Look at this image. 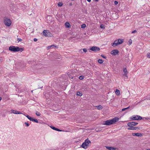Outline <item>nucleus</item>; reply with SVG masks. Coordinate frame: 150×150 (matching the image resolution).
<instances>
[{
    "label": "nucleus",
    "instance_id": "f257e3e1",
    "mask_svg": "<svg viewBox=\"0 0 150 150\" xmlns=\"http://www.w3.org/2000/svg\"><path fill=\"white\" fill-rule=\"evenodd\" d=\"M119 118L117 117H115L111 120H108L103 122V125H109L115 124V122L118 121Z\"/></svg>",
    "mask_w": 150,
    "mask_h": 150
},
{
    "label": "nucleus",
    "instance_id": "f03ea898",
    "mask_svg": "<svg viewBox=\"0 0 150 150\" xmlns=\"http://www.w3.org/2000/svg\"><path fill=\"white\" fill-rule=\"evenodd\" d=\"M91 143V142L88 139H86L85 140L84 142L81 145V147L84 149H86L88 148L89 144Z\"/></svg>",
    "mask_w": 150,
    "mask_h": 150
},
{
    "label": "nucleus",
    "instance_id": "7ed1b4c3",
    "mask_svg": "<svg viewBox=\"0 0 150 150\" xmlns=\"http://www.w3.org/2000/svg\"><path fill=\"white\" fill-rule=\"evenodd\" d=\"M4 24L8 26H10L11 24V21L10 19L6 17H4Z\"/></svg>",
    "mask_w": 150,
    "mask_h": 150
},
{
    "label": "nucleus",
    "instance_id": "20e7f679",
    "mask_svg": "<svg viewBox=\"0 0 150 150\" xmlns=\"http://www.w3.org/2000/svg\"><path fill=\"white\" fill-rule=\"evenodd\" d=\"M123 42V40L122 39H118L115 40L112 43V46L114 47L121 44Z\"/></svg>",
    "mask_w": 150,
    "mask_h": 150
},
{
    "label": "nucleus",
    "instance_id": "39448f33",
    "mask_svg": "<svg viewBox=\"0 0 150 150\" xmlns=\"http://www.w3.org/2000/svg\"><path fill=\"white\" fill-rule=\"evenodd\" d=\"M19 47L13 46H11L9 47V50L11 51L16 52H18V50H19Z\"/></svg>",
    "mask_w": 150,
    "mask_h": 150
},
{
    "label": "nucleus",
    "instance_id": "423d86ee",
    "mask_svg": "<svg viewBox=\"0 0 150 150\" xmlns=\"http://www.w3.org/2000/svg\"><path fill=\"white\" fill-rule=\"evenodd\" d=\"M142 117L138 115H134L130 117V119L133 120H139L142 119Z\"/></svg>",
    "mask_w": 150,
    "mask_h": 150
},
{
    "label": "nucleus",
    "instance_id": "0eeeda50",
    "mask_svg": "<svg viewBox=\"0 0 150 150\" xmlns=\"http://www.w3.org/2000/svg\"><path fill=\"white\" fill-rule=\"evenodd\" d=\"M138 124V123L137 122H128L127 125L129 127V128H131L132 127H134V126L137 125Z\"/></svg>",
    "mask_w": 150,
    "mask_h": 150
},
{
    "label": "nucleus",
    "instance_id": "6e6552de",
    "mask_svg": "<svg viewBox=\"0 0 150 150\" xmlns=\"http://www.w3.org/2000/svg\"><path fill=\"white\" fill-rule=\"evenodd\" d=\"M90 50L95 52H96L99 51L100 50V48L97 46H93L91 47Z\"/></svg>",
    "mask_w": 150,
    "mask_h": 150
},
{
    "label": "nucleus",
    "instance_id": "1a4fd4ad",
    "mask_svg": "<svg viewBox=\"0 0 150 150\" xmlns=\"http://www.w3.org/2000/svg\"><path fill=\"white\" fill-rule=\"evenodd\" d=\"M111 54L113 55H115L119 53V51L117 50H114L111 51Z\"/></svg>",
    "mask_w": 150,
    "mask_h": 150
},
{
    "label": "nucleus",
    "instance_id": "9d476101",
    "mask_svg": "<svg viewBox=\"0 0 150 150\" xmlns=\"http://www.w3.org/2000/svg\"><path fill=\"white\" fill-rule=\"evenodd\" d=\"M47 31L48 30H45L43 31V35L47 37L49 36L48 35V33H50V32H47Z\"/></svg>",
    "mask_w": 150,
    "mask_h": 150
},
{
    "label": "nucleus",
    "instance_id": "9b49d317",
    "mask_svg": "<svg viewBox=\"0 0 150 150\" xmlns=\"http://www.w3.org/2000/svg\"><path fill=\"white\" fill-rule=\"evenodd\" d=\"M128 130H137V129H140V127H132L131 128H128Z\"/></svg>",
    "mask_w": 150,
    "mask_h": 150
},
{
    "label": "nucleus",
    "instance_id": "f8f14e48",
    "mask_svg": "<svg viewBox=\"0 0 150 150\" xmlns=\"http://www.w3.org/2000/svg\"><path fill=\"white\" fill-rule=\"evenodd\" d=\"M106 149L109 150H116L117 149L116 148H115L112 146H105Z\"/></svg>",
    "mask_w": 150,
    "mask_h": 150
},
{
    "label": "nucleus",
    "instance_id": "ddd939ff",
    "mask_svg": "<svg viewBox=\"0 0 150 150\" xmlns=\"http://www.w3.org/2000/svg\"><path fill=\"white\" fill-rule=\"evenodd\" d=\"M132 135L133 136H137L138 137H141L142 136V134L139 133H132Z\"/></svg>",
    "mask_w": 150,
    "mask_h": 150
},
{
    "label": "nucleus",
    "instance_id": "4468645a",
    "mask_svg": "<svg viewBox=\"0 0 150 150\" xmlns=\"http://www.w3.org/2000/svg\"><path fill=\"white\" fill-rule=\"evenodd\" d=\"M50 127L52 129H53L54 130L57 131H59V132H61V131H62V130H60V129H58L57 128H56L55 127H54V126H51Z\"/></svg>",
    "mask_w": 150,
    "mask_h": 150
},
{
    "label": "nucleus",
    "instance_id": "2eb2a0df",
    "mask_svg": "<svg viewBox=\"0 0 150 150\" xmlns=\"http://www.w3.org/2000/svg\"><path fill=\"white\" fill-rule=\"evenodd\" d=\"M132 108H133L132 107H130V106H129L127 108H123L122 109V111H123L125 110H127L129 109L130 110H131L132 109Z\"/></svg>",
    "mask_w": 150,
    "mask_h": 150
},
{
    "label": "nucleus",
    "instance_id": "dca6fc26",
    "mask_svg": "<svg viewBox=\"0 0 150 150\" xmlns=\"http://www.w3.org/2000/svg\"><path fill=\"white\" fill-rule=\"evenodd\" d=\"M65 24L66 28H68L70 27V24L68 22H66Z\"/></svg>",
    "mask_w": 150,
    "mask_h": 150
},
{
    "label": "nucleus",
    "instance_id": "f3484780",
    "mask_svg": "<svg viewBox=\"0 0 150 150\" xmlns=\"http://www.w3.org/2000/svg\"><path fill=\"white\" fill-rule=\"evenodd\" d=\"M115 93L117 96H119L120 94V91L118 89H116L115 91Z\"/></svg>",
    "mask_w": 150,
    "mask_h": 150
},
{
    "label": "nucleus",
    "instance_id": "a211bd4d",
    "mask_svg": "<svg viewBox=\"0 0 150 150\" xmlns=\"http://www.w3.org/2000/svg\"><path fill=\"white\" fill-rule=\"evenodd\" d=\"M96 107H97V109L99 110H101L103 108L102 106L101 105H99L97 106H96Z\"/></svg>",
    "mask_w": 150,
    "mask_h": 150
},
{
    "label": "nucleus",
    "instance_id": "6ab92c4d",
    "mask_svg": "<svg viewBox=\"0 0 150 150\" xmlns=\"http://www.w3.org/2000/svg\"><path fill=\"white\" fill-rule=\"evenodd\" d=\"M31 121L34 122H36V123H38V120L37 119L34 118H33L32 117V119L31 120Z\"/></svg>",
    "mask_w": 150,
    "mask_h": 150
},
{
    "label": "nucleus",
    "instance_id": "aec40b11",
    "mask_svg": "<svg viewBox=\"0 0 150 150\" xmlns=\"http://www.w3.org/2000/svg\"><path fill=\"white\" fill-rule=\"evenodd\" d=\"M76 95L81 96L82 95V93L81 92H78L76 93Z\"/></svg>",
    "mask_w": 150,
    "mask_h": 150
},
{
    "label": "nucleus",
    "instance_id": "412c9836",
    "mask_svg": "<svg viewBox=\"0 0 150 150\" xmlns=\"http://www.w3.org/2000/svg\"><path fill=\"white\" fill-rule=\"evenodd\" d=\"M123 72L124 73V74H127L128 73L127 69L126 68H124L123 69Z\"/></svg>",
    "mask_w": 150,
    "mask_h": 150
},
{
    "label": "nucleus",
    "instance_id": "4be33fe9",
    "mask_svg": "<svg viewBox=\"0 0 150 150\" xmlns=\"http://www.w3.org/2000/svg\"><path fill=\"white\" fill-rule=\"evenodd\" d=\"M24 115H25L26 117H27V118L29 119V120L30 121L31 120V119H32V117H30L29 115H25V114H24Z\"/></svg>",
    "mask_w": 150,
    "mask_h": 150
},
{
    "label": "nucleus",
    "instance_id": "5701e85b",
    "mask_svg": "<svg viewBox=\"0 0 150 150\" xmlns=\"http://www.w3.org/2000/svg\"><path fill=\"white\" fill-rule=\"evenodd\" d=\"M98 62L99 63L101 64H102L103 62V60H102V59H99L98 60Z\"/></svg>",
    "mask_w": 150,
    "mask_h": 150
},
{
    "label": "nucleus",
    "instance_id": "b1692460",
    "mask_svg": "<svg viewBox=\"0 0 150 150\" xmlns=\"http://www.w3.org/2000/svg\"><path fill=\"white\" fill-rule=\"evenodd\" d=\"M127 74H123V76L124 77L125 79H128V76Z\"/></svg>",
    "mask_w": 150,
    "mask_h": 150
},
{
    "label": "nucleus",
    "instance_id": "393cba45",
    "mask_svg": "<svg viewBox=\"0 0 150 150\" xmlns=\"http://www.w3.org/2000/svg\"><path fill=\"white\" fill-rule=\"evenodd\" d=\"M11 111L12 113H13L15 114H16V111H17L16 110H11Z\"/></svg>",
    "mask_w": 150,
    "mask_h": 150
},
{
    "label": "nucleus",
    "instance_id": "a878e982",
    "mask_svg": "<svg viewBox=\"0 0 150 150\" xmlns=\"http://www.w3.org/2000/svg\"><path fill=\"white\" fill-rule=\"evenodd\" d=\"M35 114L37 116H39L41 114L38 111H36L35 113Z\"/></svg>",
    "mask_w": 150,
    "mask_h": 150
},
{
    "label": "nucleus",
    "instance_id": "bb28decb",
    "mask_svg": "<svg viewBox=\"0 0 150 150\" xmlns=\"http://www.w3.org/2000/svg\"><path fill=\"white\" fill-rule=\"evenodd\" d=\"M100 27L101 28L104 29L105 28V25L103 24H102L100 25Z\"/></svg>",
    "mask_w": 150,
    "mask_h": 150
},
{
    "label": "nucleus",
    "instance_id": "cd10ccee",
    "mask_svg": "<svg viewBox=\"0 0 150 150\" xmlns=\"http://www.w3.org/2000/svg\"><path fill=\"white\" fill-rule=\"evenodd\" d=\"M62 5H63V4L62 2H59L58 3V6L59 7H61V6H62Z\"/></svg>",
    "mask_w": 150,
    "mask_h": 150
},
{
    "label": "nucleus",
    "instance_id": "c85d7f7f",
    "mask_svg": "<svg viewBox=\"0 0 150 150\" xmlns=\"http://www.w3.org/2000/svg\"><path fill=\"white\" fill-rule=\"evenodd\" d=\"M86 27V25L85 24H83L81 25V28H84Z\"/></svg>",
    "mask_w": 150,
    "mask_h": 150
},
{
    "label": "nucleus",
    "instance_id": "c756f323",
    "mask_svg": "<svg viewBox=\"0 0 150 150\" xmlns=\"http://www.w3.org/2000/svg\"><path fill=\"white\" fill-rule=\"evenodd\" d=\"M82 50V49H81L80 50V51L81 52V50ZM83 52H87V50L86 48H83Z\"/></svg>",
    "mask_w": 150,
    "mask_h": 150
},
{
    "label": "nucleus",
    "instance_id": "7c9ffc66",
    "mask_svg": "<svg viewBox=\"0 0 150 150\" xmlns=\"http://www.w3.org/2000/svg\"><path fill=\"white\" fill-rule=\"evenodd\" d=\"M84 76H80L79 77V79L81 80H82L83 79Z\"/></svg>",
    "mask_w": 150,
    "mask_h": 150
},
{
    "label": "nucleus",
    "instance_id": "2f4dec72",
    "mask_svg": "<svg viewBox=\"0 0 150 150\" xmlns=\"http://www.w3.org/2000/svg\"><path fill=\"white\" fill-rule=\"evenodd\" d=\"M19 49H18L19 50H18V52L20 51V52H22V51H23V48H19Z\"/></svg>",
    "mask_w": 150,
    "mask_h": 150
},
{
    "label": "nucleus",
    "instance_id": "473e14b6",
    "mask_svg": "<svg viewBox=\"0 0 150 150\" xmlns=\"http://www.w3.org/2000/svg\"><path fill=\"white\" fill-rule=\"evenodd\" d=\"M129 45H131L132 43V40L131 39L129 40Z\"/></svg>",
    "mask_w": 150,
    "mask_h": 150
},
{
    "label": "nucleus",
    "instance_id": "72a5a7b5",
    "mask_svg": "<svg viewBox=\"0 0 150 150\" xmlns=\"http://www.w3.org/2000/svg\"><path fill=\"white\" fill-rule=\"evenodd\" d=\"M22 40V39H21L20 38H18L17 40L18 41V42H19L20 41H21Z\"/></svg>",
    "mask_w": 150,
    "mask_h": 150
},
{
    "label": "nucleus",
    "instance_id": "f704fd0d",
    "mask_svg": "<svg viewBox=\"0 0 150 150\" xmlns=\"http://www.w3.org/2000/svg\"><path fill=\"white\" fill-rule=\"evenodd\" d=\"M25 124L26 125L27 127H28L29 126V124L27 122H25Z\"/></svg>",
    "mask_w": 150,
    "mask_h": 150
},
{
    "label": "nucleus",
    "instance_id": "c9c22d12",
    "mask_svg": "<svg viewBox=\"0 0 150 150\" xmlns=\"http://www.w3.org/2000/svg\"><path fill=\"white\" fill-rule=\"evenodd\" d=\"M49 47H50V48H51V47H56V46H55L54 45H52L50 46H49Z\"/></svg>",
    "mask_w": 150,
    "mask_h": 150
},
{
    "label": "nucleus",
    "instance_id": "e433bc0d",
    "mask_svg": "<svg viewBox=\"0 0 150 150\" xmlns=\"http://www.w3.org/2000/svg\"><path fill=\"white\" fill-rule=\"evenodd\" d=\"M16 113V114H22V113L21 112H20L19 111H17Z\"/></svg>",
    "mask_w": 150,
    "mask_h": 150
},
{
    "label": "nucleus",
    "instance_id": "4c0bfd02",
    "mask_svg": "<svg viewBox=\"0 0 150 150\" xmlns=\"http://www.w3.org/2000/svg\"><path fill=\"white\" fill-rule=\"evenodd\" d=\"M147 55L149 58H150V53L147 54Z\"/></svg>",
    "mask_w": 150,
    "mask_h": 150
},
{
    "label": "nucleus",
    "instance_id": "58836bf2",
    "mask_svg": "<svg viewBox=\"0 0 150 150\" xmlns=\"http://www.w3.org/2000/svg\"><path fill=\"white\" fill-rule=\"evenodd\" d=\"M137 32V31L136 30H135L134 31H132V33H136Z\"/></svg>",
    "mask_w": 150,
    "mask_h": 150
},
{
    "label": "nucleus",
    "instance_id": "ea45409f",
    "mask_svg": "<svg viewBox=\"0 0 150 150\" xmlns=\"http://www.w3.org/2000/svg\"><path fill=\"white\" fill-rule=\"evenodd\" d=\"M118 2L117 1H115L114 4L115 5H116L118 4Z\"/></svg>",
    "mask_w": 150,
    "mask_h": 150
},
{
    "label": "nucleus",
    "instance_id": "a19ab883",
    "mask_svg": "<svg viewBox=\"0 0 150 150\" xmlns=\"http://www.w3.org/2000/svg\"><path fill=\"white\" fill-rule=\"evenodd\" d=\"M101 56L103 58L105 59L106 58V57L104 56V55H101Z\"/></svg>",
    "mask_w": 150,
    "mask_h": 150
},
{
    "label": "nucleus",
    "instance_id": "79ce46f5",
    "mask_svg": "<svg viewBox=\"0 0 150 150\" xmlns=\"http://www.w3.org/2000/svg\"><path fill=\"white\" fill-rule=\"evenodd\" d=\"M33 40L35 42L37 41L38 40V39L36 38H34Z\"/></svg>",
    "mask_w": 150,
    "mask_h": 150
},
{
    "label": "nucleus",
    "instance_id": "37998d69",
    "mask_svg": "<svg viewBox=\"0 0 150 150\" xmlns=\"http://www.w3.org/2000/svg\"><path fill=\"white\" fill-rule=\"evenodd\" d=\"M144 118L145 119H149L150 120V118H144Z\"/></svg>",
    "mask_w": 150,
    "mask_h": 150
},
{
    "label": "nucleus",
    "instance_id": "c03bdc74",
    "mask_svg": "<svg viewBox=\"0 0 150 150\" xmlns=\"http://www.w3.org/2000/svg\"><path fill=\"white\" fill-rule=\"evenodd\" d=\"M87 1L89 2H90L91 1V0H87Z\"/></svg>",
    "mask_w": 150,
    "mask_h": 150
},
{
    "label": "nucleus",
    "instance_id": "a18cd8bd",
    "mask_svg": "<svg viewBox=\"0 0 150 150\" xmlns=\"http://www.w3.org/2000/svg\"><path fill=\"white\" fill-rule=\"evenodd\" d=\"M95 1H98L99 0H94Z\"/></svg>",
    "mask_w": 150,
    "mask_h": 150
},
{
    "label": "nucleus",
    "instance_id": "49530a36",
    "mask_svg": "<svg viewBox=\"0 0 150 150\" xmlns=\"http://www.w3.org/2000/svg\"><path fill=\"white\" fill-rule=\"evenodd\" d=\"M2 98L1 97H0V101L1 100Z\"/></svg>",
    "mask_w": 150,
    "mask_h": 150
},
{
    "label": "nucleus",
    "instance_id": "de8ad7c7",
    "mask_svg": "<svg viewBox=\"0 0 150 150\" xmlns=\"http://www.w3.org/2000/svg\"><path fill=\"white\" fill-rule=\"evenodd\" d=\"M146 150H150V149H146Z\"/></svg>",
    "mask_w": 150,
    "mask_h": 150
},
{
    "label": "nucleus",
    "instance_id": "09e8293b",
    "mask_svg": "<svg viewBox=\"0 0 150 150\" xmlns=\"http://www.w3.org/2000/svg\"><path fill=\"white\" fill-rule=\"evenodd\" d=\"M48 48L49 49V48H50V47H49V46L48 47Z\"/></svg>",
    "mask_w": 150,
    "mask_h": 150
},
{
    "label": "nucleus",
    "instance_id": "8fccbe9b",
    "mask_svg": "<svg viewBox=\"0 0 150 150\" xmlns=\"http://www.w3.org/2000/svg\"><path fill=\"white\" fill-rule=\"evenodd\" d=\"M72 5V4H70V5Z\"/></svg>",
    "mask_w": 150,
    "mask_h": 150
}]
</instances>
